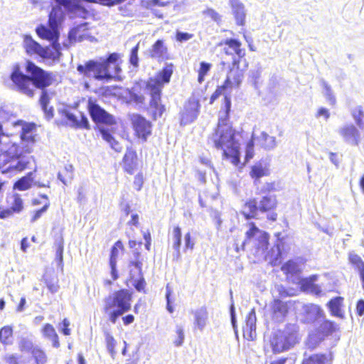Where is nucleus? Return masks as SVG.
<instances>
[{
    "mask_svg": "<svg viewBox=\"0 0 364 364\" xmlns=\"http://www.w3.org/2000/svg\"><path fill=\"white\" fill-rule=\"evenodd\" d=\"M26 70L31 75V77L21 72L18 66L16 65L14 68L10 76L13 85L18 91L29 97H33L34 87L42 89L40 104L46 117L52 118L53 117V108L52 107H48L50 97L44 88L53 83L55 75L43 70L31 61H27Z\"/></svg>",
    "mask_w": 364,
    "mask_h": 364,
    "instance_id": "f257e3e1",
    "label": "nucleus"
},
{
    "mask_svg": "<svg viewBox=\"0 0 364 364\" xmlns=\"http://www.w3.org/2000/svg\"><path fill=\"white\" fill-rule=\"evenodd\" d=\"M227 109L219 114L218 123L214 133L208 138V142L223 151V156L230 159L235 166L240 163L239 144L235 138V130L229 122L230 102H227Z\"/></svg>",
    "mask_w": 364,
    "mask_h": 364,
    "instance_id": "f03ea898",
    "label": "nucleus"
},
{
    "mask_svg": "<svg viewBox=\"0 0 364 364\" xmlns=\"http://www.w3.org/2000/svg\"><path fill=\"white\" fill-rule=\"evenodd\" d=\"M32 158L23 154L21 148L11 141L2 132L0 124V171L2 173L15 174L23 171Z\"/></svg>",
    "mask_w": 364,
    "mask_h": 364,
    "instance_id": "7ed1b4c3",
    "label": "nucleus"
},
{
    "mask_svg": "<svg viewBox=\"0 0 364 364\" xmlns=\"http://www.w3.org/2000/svg\"><path fill=\"white\" fill-rule=\"evenodd\" d=\"M119 55L113 53L106 59L100 61L89 60L85 65H79L77 70L87 77H92L97 80L109 82L117 78L121 68L117 63Z\"/></svg>",
    "mask_w": 364,
    "mask_h": 364,
    "instance_id": "20e7f679",
    "label": "nucleus"
},
{
    "mask_svg": "<svg viewBox=\"0 0 364 364\" xmlns=\"http://www.w3.org/2000/svg\"><path fill=\"white\" fill-rule=\"evenodd\" d=\"M173 72V65L166 64L154 77L149 78L146 83V90L150 96L149 106L154 118L161 117L165 111L164 106L161 105V91L164 85L170 82Z\"/></svg>",
    "mask_w": 364,
    "mask_h": 364,
    "instance_id": "39448f33",
    "label": "nucleus"
},
{
    "mask_svg": "<svg viewBox=\"0 0 364 364\" xmlns=\"http://www.w3.org/2000/svg\"><path fill=\"white\" fill-rule=\"evenodd\" d=\"M300 340L299 327L296 324H287L282 331L271 336L269 343L274 353L288 350L296 345Z\"/></svg>",
    "mask_w": 364,
    "mask_h": 364,
    "instance_id": "423d86ee",
    "label": "nucleus"
},
{
    "mask_svg": "<svg viewBox=\"0 0 364 364\" xmlns=\"http://www.w3.org/2000/svg\"><path fill=\"white\" fill-rule=\"evenodd\" d=\"M132 295L128 290L122 289L105 299V310L109 314V321L115 323L117 318L131 309Z\"/></svg>",
    "mask_w": 364,
    "mask_h": 364,
    "instance_id": "0eeeda50",
    "label": "nucleus"
},
{
    "mask_svg": "<svg viewBox=\"0 0 364 364\" xmlns=\"http://www.w3.org/2000/svg\"><path fill=\"white\" fill-rule=\"evenodd\" d=\"M65 11H67L63 5L56 4L50 12L48 24L49 27L40 25L36 29L38 36L46 40H58V28L65 19Z\"/></svg>",
    "mask_w": 364,
    "mask_h": 364,
    "instance_id": "6e6552de",
    "label": "nucleus"
},
{
    "mask_svg": "<svg viewBox=\"0 0 364 364\" xmlns=\"http://www.w3.org/2000/svg\"><path fill=\"white\" fill-rule=\"evenodd\" d=\"M256 143L258 146L266 150H272L277 146L276 138L269 136L267 133L262 132L259 135L252 134V139L247 142L245 150V161L254 156V144Z\"/></svg>",
    "mask_w": 364,
    "mask_h": 364,
    "instance_id": "1a4fd4ad",
    "label": "nucleus"
},
{
    "mask_svg": "<svg viewBox=\"0 0 364 364\" xmlns=\"http://www.w3.org/2000/svg\"><path fill=\"white\" fill-rule=\"evenodd\" d=\"M246 240L242 242V249L247 243H252L258 249L264 250L268 243V235L266 232L259 230L253 223L249 224V230L246 232Z\"/></svg>",
    "mask_w": 364,
    "mask_h": 364,
    "instance_id": "9d476101",
    "label": "nucleus"
},
{
    "mask_svg": "<svg viewBox=\"0 0 364 364\" xmlns=\"http://www.w3.org/2000/svg\"><path fill=\"white\" fill-rule=\"evenodd\" d=\"M243 77V72L239 69V60L234 57L232 67L228 72L224 84L219 87V90H225L227 91L237 89L240 86Z\"/></svg>",
    "mask_w": 364,
    "mask_h": 364,
    "instance_id": "9b49d317",
    "label": "nucleus"
},
{
    "mask_svg": "<svg viewBox=\"0 0 364 364\" xmlns=\"http://www.w3.org/2000/svg\"><path fill=\"white\" fill-rule=\"evenodd\" d=\"M337 132L345 143L350 146L359 145L361 140L360 132L353 124L346 123Z\"/></svg>",
    "mask_w": 364,
    "mask_h": 364,
    "instance_id": "f8f14e48",
    "label": "nucleus"
},
{
    "mask_svg": "<svg viewBox=\"0 0 364 364\" xmlns=\"http://www.w3.org/2000/svg\"><path fill=\"white\" fill-rule=\"evenodd\" d=\"M131 122L135 134L139 139L146 141L148 136L151 134V122L146 120L144 117L137 114H132Z\"/></svg>",
    "mask_w": 364,
    "mask_h": 364,
    "instance_id": "ddd939ff",
    "label": "nucleus"
},
{
    "mask_svg": "<svg viewBox=\"0 0 364 364\" xmlns=\"http://www.w3.org/2000/svg\"><path fill=\"white\" fill-rule=\"evenodd\" d=\"M199 109V100L195 97H190L181 112V124L186 125L193 122L198 116Z\"/></svg>",
    "mask_w": 364,
    "mask_h": 364,
    "instance_id": "4468645a",
    "label": "nucleus"
},
{
    "mask_svg": "<svg viewBox=\"0 0 364 364\" xmlns=\"http://www.w3.org/2000/svg\"><path fill=\"white\" fill-rule=\"evenodd\" d=\"M88 109L92 120L96 123L112 125L115 124L114 117L100 107L95 102L89 100Z\"/></svg>",
    "mask_w": 364,
    "mask_h": 364,
    "instance_id": "2eb2a0df",
    "label": "nucleus"
},
{
    "mask_svg": "<svg viewBox=\"0 0 364 364\" xmlns=\"http://www.w3.org/2000/svg\"><path fill=\"white\" fill-rule=\"evenodd\" d=\"M87 23H82L73 28L69 32V40L71 42H81L85 40L93 41L95 38L88 33Z\"/></svg>",
    "mask_w": 364,
    "mask_h": 364,
    "instance_id": "dca6fc26",
    "label": "nucleus"
},
{
    "mask_svg": "<svg viewBox=\"0 0 364 364\" xmlns=\"http://www.w3.org/2000/svg\"><path fill=\"white\" fill-rule=\"evenodd\" d=\"M256 314L255 309H252L246 318V323L243 327V336L248 341L256 338Z\"/></svg>",
    "mask_w": 364,
    "mask_h": 364,
    "instance_id": "f3484780",
    "label": "nucleus"
},
{
    "mask_svg": "<svg viewBox=\"0 0 364 364\" xmlns=\"http://www.w3.org/2000/svg\"><path fill=\"white\" fill-rule=\"evenodd\" d=\"M52 43L50 46L41 48L39 56L48 60H56L61 55L60 46L58 43V40H49Z\"/></svg>",
    "mask_w": 364,
    "mask_h": 364,
    "instance_id": "a211bd4d",
    "label": "nucleus"
},
{
    "mask_svg": "<svg viewBox=\"0 0 364 364\" xmlns=\"http://www.w3.org/2000/svg\"><path fill=\"white\" fill-rule=\"evenodd\" d=\"M149 52L150 57L156 59L158 61H162L168 58V49L162 40H157Z\"/></svg>",
    "mask_w": 364,
    "mask_h": 364,
    "instance_id": "6ab92c4d",
    "label": "nucleus"
},
{
    "mask_svg": "<svg viewBox=\"0 0 364 364\" xmlns=\"http://www.w3.org/2000/svg\"><path fill=\"white\" fill-rule=\"evenodd\" d=\"M304 322L311 323L323 316V311L319 306L309 304L304 306Z\"/></svg>",
    "mask_w": 364,
    "mask_h": 364,
    "instance_id": "aec40b11",
    "label": "nucleus"
},
{
    "mask_svg": "<svg viewBox=\"0 0 364 364\" xmlns=\"http://www.w3.org/2000/svg\"><path fill=\"white\" fill-rule=\"evenodd\" d=\"M123 250V245L121 241H117L114 243L111 249V254L109 257V266L111 269V275L113 280H116L118 278V274L117 270V262L120 251Z\"/></svg>",
    "mask_w": 364,
    "mask_h": 364,
    "instance_id": "412c9836",
    "label": "nucleus"
},
{
    "mask_svg": "<svg viewBox=\"0 0 364 364\" xmlns=\"http://www.w3.org/2000/svg\"><path fill=\"white\" fill-rule=\"evenodd\" d=\"M192 314L194 316V326L200 331H203L206 326L208 319V313L206 307L201 306L195 311H192Z\"/></svg>",
    "mask_w": 364,
    "mask_h": 364,
    "instance_id": "4be33fe9",
    "label": "nucleus"
},
{
    "mask_svg": "<svg viewBox=\"0 0 364 364\" xmlns=\"http://www.w3.org/2000/svg\"><path fill=\"white\" fill-rule=\"evenodd\" d=\"M137 166L136 152L132 149H127L123 158V167L126 172L132 174Z\"/></svg>",
    "mask_w": 364,
    "mask_h": 364,
    "instance_id": "5701e85b",
    "label": "nucleus"
},
{
    "mask_svg": "<svg viewBox=\"0 0 364 364\" xmlns=\"http://www.w3.org/2000/svg\"><path fill=\"white\" fill-rule=\"evenodd\" d=\"M232 14L238 25H243L245 21V10L244 4L240 0H229Z\"/></svg>",
    "mask_w": 364,
    "mask_h": 364,
    "instance_id": "b1692460",
    "label": "nucleus"
},
{
    "mask_svg": "<svg viewBox=\"0 0 364 364\" xmlns=\"http://www.w3.org/2000/svg\"><path fill=\"white\" fill-rule=\"evenodd\" d=\"M21 139L23 143L27 142L28 144L26 145L23 149H25L26 153L31 152V148L28 146L29 144H33L34 139L33 136V130L35 129V125L33 124H21Z\"/></svg>",
    "mask_w": 364,
    "mask_h": 364,
    "instance_id": "393cba45",
    "label": "nucleus"
},
{
    "mask_svg": "<svg viewBox=\"0 0 364 364\" xmlns=\"http://www.w3.org/2000/svg\"><path fill=\"white\" fill-rule=\"evenodd\" d=\"M269 174V164L263 160L255 163L251 168L250 175L252 178L259 179Z\"/></svg>",
    "mask_w": 364,
    "mask_h": 364,
    "instance_id": "a878e982",
    "label": "nucleus"
},
{
    "mask_svg": "<svg viewBox=\"0 0 364 364\" xmlns=\"http://www.w3.org/2000/svg\"><path fill=\"white\" fill-rule=\"evenodd\" d=\"M23 47L28 55H37L39 56L42 46L31 36H25L23 38Z\"/></svg>",
    "mask_w": 364,
    "mask_h": 364,
    "instance_id": "bb28decb",
    "label": "nucleus"
},
{
    "mask_svg": "<svg viewBox=\"0 0 364 364\" xmlns=\"http://www.w3.org/2000/svg\"><path fill=\"white\" fill-rule=\"evenodd\" d=\"M343 298L337 296L331 299L327 306L331 311L332 316L343 318L344 317L343 313L341 310L343 305Z\"/></svg>",
    "mask_w": 364,
    "mask_h": 364,
    "instance_id": "cd10ccee",
    "label": "nucleus"
},
{
    "mask_svg": "<svg viewBox=\"0 0 364 364\" xmlns=\"http://www.w3.org/2000/svg\"><path fill=\"white\" fill-rule=\"evenodd\" d=\"M258 210L257 201L255 199H252L245 203L242 208V213L247 219L253 218L256 217Z\"/></svg>",
    "mask_w": 364,
    "mask_h": 364,
    "instance_id": "c85d7f7f",
    "label": "nucleus"
},
{
    "mask_svg": "<svg viewBox=\"0 0 364 364\" xmlns=\"http://www.w3.org/2000/svg\"><path fill=\"white\" fill-rule=\"evenodd\" d=\"M277 205V200L274 196H266L260 200L258 209L262 213L274 209Z\"/></svg>",
    "mask_w": 364,
    "mask_h": 364,
    "instance_id": "c756f323",
    "label": "nucleus"
},
{
    "mask_svg": "<svg viewBox=\"0 0 364 364\" xmlns=\"http://www.w3.org/2000/svg\"><path fill=\"white\" fill-rule=\"evenodd\" d=\"M99 131L102 135V139L106 141L116 151H121L122 147L114 139L112 135L109 132V131L104 128L102 126H98Z\"/></svg>",
    "mask_w": 364,
    "mask_h": 364,
    "instance_id": "7c9ffc66",
    "label": "nucleus"
},
{
    "mask_svg": "<svg viewBox=\"0 0 364 364\" xmlns=\"http://www.w3.org/2000/svg\"><path fill=\"white\" fill-rule=\"evenodd\" d=\"M282 271L287 275V278H289L299 274L301 268L296 262L289 260L282 265Z\"/></svg>",
    "mask_w": 364,
    "mask_h": 364,
    "instance_id": "2f4dec72",
    "label": "nucleus"
},
{
    "mask_svg": "<svg viewBox=\"0 0 364 364\" xmlns=\"http://www.w3.org/2000/svg\"><path fill=\"white\" fill-rule=\"evenodd\" d=\"M130 264L131 265H133L136 269V270L131 269L130 272L132 277L134 278L136 274H138L139 276V279L137 281L135 287L138 291H141L144 288V286L145 284L144 279L142 278L141 275L142 263L139 260H136L131 262Z\"/></svg>",
    "mask_w": 364,
    "mask_h": 364,
    "instance_id": "473e14b6",
    "label": "nucleus"
},
{
    "mask_svg": "<svg viewBox=\"0 0 364 364\" xmlns=\"http://www.w3.org/2000/svg\"><path fill=\"white\" fill-rule=\"evenodd\" d=\"M43 336L48 338L53 342V346L55 348H58L60 346V343L58 341V336L55 332L53 326L49 323H46L43 328Z\"/></svg>",
    "mask_w": 364,
    "mask_h": 364,
    "instance_id": "72a5a7b5",
    "label": "nucleus"
},
{
    "mask_svg": "<svg viewBox=\"0 0 364 364\" xmlns=\"http://www.w3.org/2000/svg\"><path fill=\"white\" fill-rule=\"evenodd\" d=\"M225 45L228 46V49L232 50L237 55L235 58L240 61V59L243 58L245 55V50L240 48L241 43L236 39H227L225 41Z\"/></svg>",
    "mask_w": 364,
    "mask_h": 364,
    "instance_id": "f704fd0d",
    "label": "nucleus"
},
{
    "mask_svg": "<svg viewBox=\"0 0 364 364\" xmlns=\"http://www.w3.org/2000/svg\"><path fill=\"white\" fill-rule=\"evenodd\" d=\"M316 280V276L313 275L309 278L302 279L300 280L301 288L305 291H311L316 294L321 292L320 288L314 284Z\"/></svg>",
    "mask_w": 364,
    "mask_h": 364,
    "instance_id": "c9c22d12",
    "label": "nucleus"
},
{
    "mask_svg": "<svg viewBox=\"0 0 364 364\" xmlns=\"http://www.w3.org/2000/svg\"><path fill=\"white\" fill-rule=\"evenodd\" d=\"M173 236V248L175 250L173 256L178 259L181 257L180 247L181 245V228L177 226L175 227L172 232Z\"/></svg>",
    "mask_w": 364,
    "mask_h": 364,
    "instance_id": "e433bc0d",
    "label": "nucleus"
},
{
    "mask_svg": "<svg viewBox=\"0 0 364 364\" xmlns=\"http://www.w3.org/2000/svg\"><path fill=\"white\" fill-rule=\"evenodd\" d=\"M272 310L276 318L279 321L287 312V305L280 300H275L272 305Z\"/></svg>",
    "mask_w": 364,
    "mask_h": 364,
    "instance_id": "4c0bfd02",
    "label": "nucleus"
},
{
    "mask_svg": "<svg viewBox=\"0 0 364 364\" xmlns=\"http://www.w3.org/2000/svg\"><path fill=\"white\" fill-rule=\"evenodd\" d=\"M337 329V325L331 321L326 320L318 328L319 332L322 336H319L318 339L321 340L323 336L333 333Z\"/></svg>",
    "mask_w": 364,
    "mask_h": 364,
    "instance_id": "58836bf2",
    "label": "nucleus"
},
{
    "mask_svg": "<svg viewBox=\"0 0 364 364\" xmlns=\"http://www.w3.org/2000/svg\"><path fill=\"white\" fill-rule=\"evenodd\" d=\"M32 175L33 173L30 172L26 176L17 181L14 184V188L19 191H26L31 188L33 182Z\"/></svg>",
    "mask_w": 364,
    "mask_h": 364,
    "instance_id": "ea45409f",
    "label": "nucleus"
},
{
    "mask_svg": "<svg viewBox=\"0 0 364 364\" xmlns=\"http://www.w3.org/2000/svg\"><path fill=\"white\" fill-rule=\"evenodd\" d=\"M350 113L356 125L360 129H363L364 127V111L363 107L361 106H356L351 109Z\"/></svg>",
    "mask_w": 364,
    "mask_h": 364,
    "instance_id": "a19ab883",
    "label": "nucleus"
},
{
    "mask_svg": "<svg viewBox=\"0 0 364 364\" xmlns=\"http://www.w3.org/2000/svg\"><path fill=\"white\" fill-rule=\"evenodd\" d=\"M55 245L56 247L55 251V261L57 262V265L63 270V241L60 237L58 240H56L55 242Z\"/></svg>",
    "mask_w": 364,
    "mask_h": 364,
    "instance_id": "79ce46f5",
    "label": "nucleus"
},
{
    "mask_svg": "<svg viewBox=\"0 0 364 364\" xmlns=\"http://www.w3.org/2000/svg\"><path fill=\"white\" fill-rule=\"evenodd\" d=\"M31 355L35 360L36 364H46L47 363V355L46 353L39 347L36 346L33 349Z\"/></svg>",
    "mask_w": 364,
    "mask_h": 364,
    "instance_id": "37998d69",
    "label": "nucleus"
},
{
    "mask_svg": "<svg viewBox=\"0 0 364 364\" xmlns=\"http://www.w3.org/2000/svg\"><path fill=\"white\" fill-rule=\"evenodd\" d=\"M13 330L10 326H4L0 330V341L4 345H9L12 343Z\"/></svg>",
    "mask_w": 364,
    "mask_h": 364,
    "instance_id": "c03bdc74",
    "label": "nucleus"
},
{
    "mask_svg": "<svg viewBox=\"0 0 364 364\" xmlns=\"http://www.w3.org/2000/svg\"><path fill=\"white\" fill-rule=\"evenodd\" d=\"M212 64L206 62H201L200 63V68L198 70V81L199 83H202L205 80V77L210 70Z\"/></svg>",
    "mask_w": 364,
    "mask_h": 364,
    "instance_id": "a18cd8bd",
    "label": "nucleus"
},
{
    "mask_svg": "<svg viewBox=\"0 0 364 364\" xmlns=\"http://www.w3.org/2000/svg\"><path fill=\"white\" fill-rule=\"evenodd\" d=\"M56 4H61L68 11H75L80 9L76 0H54Z\"/></svg>",
    "mask_w": 364,
    "mask_h": 364,
    "instance_id": "49530a36",
    "label": "nucleus"
},
{
    "mask_svg": "<svg viewBox=\"0 0 364 364\" xmlns=\"http://www.w3.org/2000/svg\"><path fill=\"white\" fill-rule=\"evenodd\" d=\"M328 358L324 355H313L304 360L303 364H326Z\"/></svg>",
    "mask_w": 364,
    "mask_h": 364,
    "instance_id": "de8ad7c7",
    "label": "nucleus"
},
{
    "mask_svg": "<svg viewBox=\"0 0 364 364\" xmlns=\"http://www.w3.org/2000/svg\"><path fill=\"white\" fill-rule=\"evenodd\" d=\"M322 86L324 88V96L330 105H334L336 102V99L333 93L331 86L324 80L322 81Z\"/></svg>",
    "mask_w": 364,
    "mask_h": 364,
    "instance_id": "09e8293b",
    "label": "nucleus"
},
{
    "mask_svg": "<svg viewBox=\"0 0 364 364\" xmlns=\"http://www.w3.org/2000/svg\"><path fill=\"white\" fill-rule=\"evenodd\" d=\"M348 259L350 263L353 264L357 270H358L359 269H362V267H364V262L363 261L361 257L355 252H349Z\"/></svg>",
    "mask_w": 364,
    "mask_h": 364,
    "instance_id": "8fccbe9b",
    "label": "nucleus"
},
{
    "mask_svg": "<svg viewBox=\"0 0 364 364\" xmlns=\"http://www.w3.org/2000/svg\"><path fill=\"white\" fill-rule=\"evenodd\" d=\"M33 346V342L28 338H23L20 340L18 343L19 350L22 352H32Z\"/></svg>",
    "mask_w": 364,
    "mask_h": 364,
    "instance_id": "3c124183",
    "label": "nucleus"
},
{
    "mask_svg": "<svg viewBox=\"0 0 364 364\" xmlns=\"http://www.w3.org/2000/svg\"><path fill=\"white\" fill-rule=\"evenodd\" d=\"M262 74V68L257 67L250 71L249 78L250 82L257 87V84L260 81Z\"/></svg>",
    "mask_w": 364,
    "mask_h": 364,
    "instance_id": "603ef678",
    "label": "nucleus"
},
{
    "mask_svg": "<svg viewBox=\"0 0 364 364\" xmlns=\"http://www.w3.org/2000/svg\"><path fill=\"white\" fill-rule=\"evenodd\" d=\"M203 15L205 17L211 18L213 21L219 23L221 20V16L213 9L207 8L202 12Z\"/></svg>",
    "mask_w": 364,
    "mask_h": 364,
    "instance_id": "864d4df0",
    "label": "nucleus"
},
{
    "mask_svg": "<svg viewBox=\"0 0 364 364\" xmlns=\"http://www.w3.org/2000/svg\"><path fill=\"white\" fill-rule=\"evenodd\" d=\"M62 114L67 119L68 124L70 127L77 128L78 125V119L75 115L66 109L62 111Z\"/></svg>",
    "mask_w": 364,
    "mask_h": 364,
    "instance_id": "5fc2aeb1",
    "label": "nucleus"
},
{
    "mask_svg": "<svg viewBox=\"0 0 364 364\" xmlns=\"http://www.w3.org/2000/svg\"><path fill=\"white\" fill-rule=\"evenodd\" d=\"M12 203L11 209L14 212H19L23 208V201L21 198L18 196L15 195L11 197Z\"/></svg>",
    "mask_w": 364,
    "mask_h": 364,
    "instance_id": "6e6d98bb",
    "label": "nucleus"
},
{
    "mask_svg": "<svg viewBox=\"0 0 364 364\" xmlns=\"http://www.w3.org/2000/svg\"><path fill=\"white\" fill-rule=\"evenodd\" d=\"M176 333L177 334L176 339L173 341V343L176 346L179 347L181 346L183 343V341L185 338L183 328L182 326H177Z\"/></svg>",
    "mask_w": 364,
    "mask_h": 364,
    "instance_id": "4d7b16f0",
    "label": "nucleus"
},
{
    "mask_svg": "<svg viewBox=\"0 0 364 364\" xmlns=\"http://www.w3.org/2000/svg\"><path fill=\"white\" fill-rule=\"evenodd\" d=\"M138 50H139V44L135 46L131 50L129 62L134 67L138 66Z\"/></svg>",
    "mask_w": 364,
    "mask_h": 364,
    "instance_id": "13d9d810",
    "label": "nucleus"
},
{
    "mask_svg": "<svg viewBox=\"0 0 364 364\" xmlns=\"http://www.w3.org/2000/svg\"><path fill=\"white\" fill-rule=\"evenodd\" d=\"M89 2L92 3H100L102 5L112 6L114 5L119 4L126 0H87Z\"/></svg>",
    "mask_w": 364,
    "mask_h": 364,
    "instance_id": "bf43d9fd",
    "label": "nucleus"
},
{
    "mask_svg": "<svg viewBox=\"0 0 364 364\" xmlns=\"http://www.w3.org/2000/svg\"><path fill=\"white\" fill-rule=\"evenodd\" d=\"M129 99L132 102H134L137 105L143 104L145 100V97L143 95L137 94L134 92H129Z\"/></svg>",
    "mask_w": 364,
    "mask_h": 364,
    "instance_id": "052dcab7",
    "label": "nucleus"
},
{
    "mask_svg": "<svg viewBox=\"0 0 364 364\" xmlns=\"http://www.w3.org/2000/svg\"><path fill=\"white\" fill-rule=\"evenodd\" d=\"M49 207V203L47 202L42 208H41L40 210L36 211L31 220V221L32 223H34L36 222L38 219H39L42 215L46 212V210H48Z\"/></svg>",
    "mask_w": 364,
    "mask_h": 364,
    "instance_id": "680f3d73",
    "label": "nucleus"
},
{
    "mask_svg": "<svg viewBox=\"0 0 364 364\" xmlns=\"http://www.w3.org/2000/svg\"><path fill=\"white\" fill-rule=\"evenodd\" d=\"M193 35L188 33L177 31L176 32V40L179 42H184L191 39Z\"/></svg>",
    "mask_w": 364,
    "mask_h": 364,
    "instance_id": "e2e57ef3",
    "label": "nucleus"
},
{
    "mask_svg": "<svg viewBox=\"0 0 364 364\" xmlns=\"http://www.w3.org/2000/svg\"><path fill=\"white\" fill-rule=\"evenodd\" d=\"M169 1L166 0H150L147 3L148 8L151 9L153 6H166L169 4Z\"/></svg>",
    "mask_w": 364,
    "mask_h": 364,
    "instance_id": "0e129e2a",
    "label": "nucleus"
},
{
    "mask_svg": "<svg viewBox=\"0 0 364 364\" xmlns=\"http://www.w3.org/2000/svg\"><path fill=\"white\" fill-rule=\"evenodd\" d=\"M184 240H185V246H184L185 250H192L193 249V247H194L195 243L191 240V233L190 232H187L185 235Z\"/></svg>",
    "mask_w": 364,
    "mask_h": 364,
    "instance_id": "69168bd1",
    "label": "nucleus"
},
{
    "mask_svg": "<svg viewBox=\"0 0 364 364\" xmlns=\"http://www.w3.org/2000/svg\"><path fill=\"white\" fill-rule=\"evenodd\" d=\"M77 128H83L87 129L90 128L89 121L87 118L82 114H80V119H78V125Z\"/></svg>",
    "mask_w": 364,
    "mask_h": 364,
    "instance_id": "338daca9",
    "label": "nucleus"
},
{
    "mask_svg": "<svg viewBox=\"0 0 364 364\" xmlns=\"http://www.w3.org/2000/svg\"><path fill=\"white\" fill-rule=\"evenodd\" d=\"M320 117H323L326 120H328L330 117V112L328 109L324 107L319 108L316 114V117L318 118Z\"/></svg>",
    "mask_w": 364,
    "mask_h": 364,
    "instance_id": "774afa93",
    "label": "nucleus"
}]
</instances>
